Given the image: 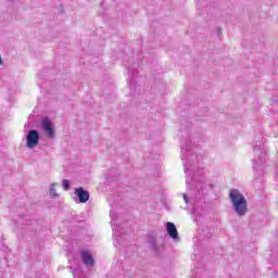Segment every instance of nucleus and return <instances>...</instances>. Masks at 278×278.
<instances>
[{
  "instance_id": "1",
  "label": "nucleus",
  "mask_w": 278,
  "mask_h": 278,
  "mask_svg": "<svg viewBox=\"0 0 278 278\" xmlns=\"http://www.w3.org/2000/svg\"><path fill=\"white\" fill-rule=\"evenodd\" d=\"M229 199L238 216H244V214L249 212V204L247 202V198H244V194H242L239 190L237 189L230 190Z\"/></svg>"
},
{
  "instance_id": "2",
  "label": "nucleus",
  "mask_w": 278,
  "mask_h": 278,
  "mask_svg": "<svg viewBox=\"0 0 278 278\" xmlns=\"http://www.w3.org/2000/svg\"><path fill=\"white\" fill-rule=\"evenodd\" d=\"M39 140H40V135L38 134V130H30L27 136L28 149H34V147H37Z\"/></svg>"
},
{
  "instance_id": "3",
  "label": "nucleus",
  "mask_w": 278,
  "mask_h": 278,
  "mask_svg": "<svg viewBox=\"0 0 278 278\" xmlns=\"http://www.w3.org/2000/svg\"><path fill=\"white\" fill-rule=\"evenodd\" d=\"M75 194L78 197L80 203H87L90 199V193L81 187L75 190Z\"/></svg>"
},
{
  "instance_id": "4",
  "label": "nucleus",
  "mask_w": 278,
  "mask_h": 278,
  "mask_svg": "<svg viewBox=\"0 0 278 278\" xmlns=\"http://www.w3.org/2000/svg\"><path fill=\"white\" fill-rule=\"evenodd\" d=\"M42 129L46 131L48 138H53V124L49 119L42 121Z\"/></svg>"
},
{
  "instance_id": "5",
  "label": "nucleus",
  "mask_w": 278,
  "mask_h": 278,
  "mask_svg": "<svg viewBox=\"0 0 278 278\" xmlns=\"http://www.w3.org/2000/svg\"><path fill=\"white\" fill-rule=\"evenodd\" d=\"M167 233L170 236V238H174V240L179 238L177 226H175L174 223H170V222L167 223Z\"/></svg>"
},
{
  "instance_id": "6",
  "label": "nucleus",
  "mask_w": 278,
  "mask_h": 278,
  "mask_svg": "<svg viewBox=\"0 0 278 278\" xmlns=\"http://www.w3.org/2000/svg\"><path fill=\"white\" fill-rule=\"evenodd\" d=\"M81 258L86 266H94V258H92V255L88 251L81 252Z\"/></svg>"
},
{
  "instance_id": "7",
  "label": "nucleus",
  "mask_w": 278,
  "mask_h": 278,
  "mask_svg": "<svg viewBox=\"0 0 278 278\" xmlns=\"http://www.w3.org/2000/svg\"><path fill=\"white\" fill-rule=\"evenodd\" d=\"M62 186L64 190H68L71 188V182L68 181V179H64L62 181Z\"/></svg>"
},
{
  "instance_id": "8",
  "label": "nucleus",
  "mask_w": 278,
  "mask_h": 278,
  "mask_svg": "<svg viewBox=\"0 0 278 278\" xmlns=\"http://www.w3.org/2000/svg\"><path fill=\"white\" fill-rule=\"evenodd\" d=\"M50 193L52 197H58V193H55V188H53V186L50 188Z\"/></svg>"
},
{
  "instance_id": "9",
  "label": "nucleus",
  "mask_w": 278,
  "mask_h": 278,
  "mask_svg": "<svg viewBox=\"0 0 278 278\" xmlns=\"http://www.w3.org/2000/svg\"><path fill=\"white\" fill-rule=\"evenodd\" d=\"M184 199H185L186 203H188V199L186 198V195H184Z\"/></svg>"
},
{
  "instance_id": "10",
  "label": "nucleus",
  "mask_w": 278,
  "mask_h": 278,
  "mask_svg": "<svg viewBox=\"0 0 278 278\" xmlns=\"http://www.w3.org/2000/svg\"><path fill=\"white\" fill-rule=\"evenodd\" d=\"M0 64H3V60H1V56H0Z\"/></svg>"
}]
</instances>
